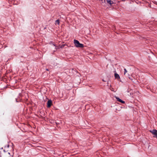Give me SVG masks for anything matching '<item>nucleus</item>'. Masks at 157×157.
<instances>
[{
    "mask_svg": "<svg viewBox=\"0 0 157 157\" xmlns=\"http://www.w3.org/2000/svg\"><path fill=\"white\" fill-rule=\"evenodd\" d=\"M52 105V102L51 100H49L47 102V106L50 107Z\"/></svg>",
    "mask_w": 157,
    "mask_h": 157,
    "instance_id": "obj_3",
    "label": "nucleus"
},
{
    "mask_svg": "<svg viewBox=\"0 0 157 157\" xmlns=\"http://www.w3.org/2000/svg\"><path fill=\"white\" fill-rule=\"evenodd\" d=\"M8 154L10 155V152H8Z\"/></svg>",
    "mask_w": 157,
    "mask_h": 157,
    "instance_id": "obj_15",
    "label": "nucleus"
},
{
    "mask_svg": "<svg viewBox=\"0 0 157 157\" xmlns=\"http://www.w3.org/2000/svg\"><path fill=\"white\" fill-rule=\"evenodd\" d=\"M74 42L75 45L77 47L82 48L84 47L83 45L82 44L80 43L78 40H74Z\"/></svg>",
    "mask_w": 157,
    "mask_h": 157,
    "instance_id": "obj_1",
    "label": "nucleus"
},
{
    "mask_svg": "<svg viewBox=\"0 0 157 157\" xmlns=\"http://www.w3.org/2000/svg\"><path fill=\"white\" fill-rule=\"evenodd\" d=\"M114 72L115 73H117L116 72V70H115L114 71Z\"/></svg>",
    "mask_w": 157,
    "mask_h": 157,
    "instance_id": "obj_12",
    "label": "nucleus"
},
{
    "mask_svg": "<svg viewBox=\"0 0 157 157\" xmlns=\"http://www.w3.org/2000/svg\"><path fill=\"white\" fill-rule=\"evenodd\" d=\"M152 134L154 135V137L156 138H157V130L156 129H153L152 130L150 131Z\"/></svg>",
    "mask_w": 157,
    "mask_h": 157,
    "instance_id": "obj_2",
    "label": "nucleus"
},
{
    "mask_svg": "<svg viewBox=\"0 0 157 157\" xmlns=\"http://www.w3.org/2000/svg\"><path fill=\"white\" fill-rule=\"evenodd\" d=\"M115 98L117 100V101L120 102L121 103H124L125 102L124 101L122 100L121 99H120L118 97H116Z\"/></svg>",
    "mask_w": 157,
    "mask_h": 157,
    "instance_id": "obj_4",
    "label": "nucleus"
},
{
    "mask_svg": "<svg viewBox=\"0 0 157 157\" xmlns=\"http://www.w3.org/2000/svg\"><path fill=\"white\" fill-rule=\"evenodd\" d=\"M16 101L17 102L20 101V99H16Z\"/></svg>",
    "mask_w": 157,
    "mask_h": 157,
    "instance_id": "obj_9",
    "label": "nucleus"
},
{
    "mask_svg": "<svg viewBox=\"0 0 157 157\" xmlns=\"http://www.w3.org/2000/svg\"><path fill=\"white\" fill-rule=\"evenodd\" d=\"M46 70H47V71H48V69H47Z\"/></svg>",
    "mask_w": 157,
    "mask_h": 157,
    "instance_id": "obj_16",
    "label": "nucleus"
},
{
    "mask_svg": "<svg viewBox=\"0 0 157 157\" xmlns=\"http://www.w3.org/2000/svg\"><path fill=\"white\" fill-rule=\"evenodd\" d=\"M105 0H101V2L102 3H103L104 2H105Z\"/></svg>",
    "mask_w": 157,
    "mask_h": 157,
    "instance_id": "obj_11",
    "label": "nucleus"
},
{
    "mask_svg": "<svg viewBox=\"0 0 157 157\" xmlns=\"http://www.w3.org/2000/svg\"><path fill=\"white\" fill-rule=\"evenodd\" d=\"M64 47V45H62L60 47V48H63Z\"/></svg>",
    "mask_w": 157,
    "mask_h": 157,
    "instance_id": "obj_10",
    "label": "nucleus"
},
{
    "mask_svg": "<svg viewBox=\"0 0 157 157\" xmlns=\"http://www.w3.org/2000/svg\"><path fill=\"white\" fill-rule=\"evenodd\" d=\"M127 72V71L126 70V69H124V75H126V76L128 77L129 78H130V75L128 74H126V73Z\"/></svg>",
    "mask_w": 157,
    "mask_h": 157,
    "instance_id": "obj_5",
    "label": "nucleus"
},
{
    "mask_svg": "<svg viewBox=\"0 0 157 157\" xmlns=\"http://www.w3.org/2000/svg\"><path fill=\"white\" fill-rule=\"evenodd\" d=\"M114 75L115 78L116 79L118 80L120 78V77L119 75L118 74H117V73H115Z\"/></svg>",
    "mask_w": 157,
    "mask_h": 157,
    "instance_id": "obj_6",
    "label": "nucleus"
},
{
    "mask_svg": "<svg viewBox=\"0 0 157 157\" xmlns=\"http://www.w3.org/2000/svg\"><path fill=\"white\" fill-rule=\"evenodd\" d=\"M52 44H53L54 46H55V45L54 44H53V43H52Z\"/></svg>",
    "mask_w": 157,
    "mask_h": 157,
    "instance_id": "obj_14",
    "label": "nucleus"
},
{
    "mask_svg": "<svg viewBox=\"0 0 157 157\" xmlns=\"http://www.w3.org/2000/svg\"><path fill=\"white\" fill-rule=\"evenodd\" d=\"M55 24L56 25L57 24L59 25V20H57L55 21Z\"/></svg>",
    "mask_w": 157,
    "mask_h": 157,
    "instance_id": "obj_8",
    "label": "nucleus"
},
{
    "mask_svg": "<svg viewBox=\"0 0 157 157\" xmlns=\"http://www.w3.org/2000/svg\"><path fill=\"white\" fill-rule=\"evenodd\" d=\"M9 145H8V146H7V147H8V148H9Z\"/></svg>",
    "mask_w": 157,
    "mask_h": 157,
    "instance_id": "obj_13",
    "label": "nucleus"
},
{
    "mask_svg": "<svg viewBox=\"0 0 157 157\" xmlns=\"http://www.w3.org/2000/svg\"><path fill=\"white\" fill-rule=\"evenodd\" d=\"M106 0L107 1V3H109L110 5H111L113 3V2L112 1L109 0Z\"/></svg>",
    "mask_w": 157,
    "mask_h": 157,
    "instance_id": "obj_7",
    "label": "nucleus"
},
{
    "mask_svg": "<svg viewBox=\"0 0 157 157\" xmlns=\"http://www.w3.org/2000/svg\"><path fill=\"white\" fill-rule=\"evenodd\" d=\"M103 80V81H104V82L105 81L104 80Z\"/></svg>",
    "mask_w": 157,
    "mask_h": 157,
    "instance_id": "obj_17",
    "label": "nucleus"
}]
</instances>
